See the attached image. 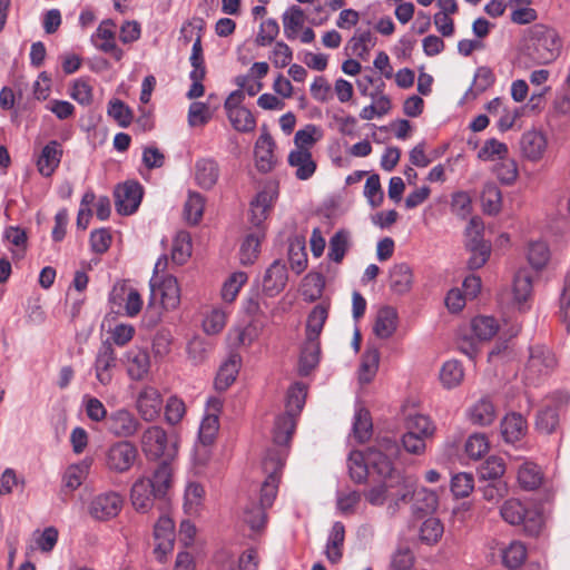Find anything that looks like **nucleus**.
Listing matches in <instances>:
<instances>
[{
	"label": "nucleus",
	"mask_w": 570,
	"mask_h": 570,
	"mask_svg": "<svg viewBox=\"0 0 570 570\" xmlns=\"http://www.w3.org/2000/svg\"><path fill=\"white\" fill-rule=\"evenodd\" d=\"M175 460H161L150 475L137 479L130 490V500L136 511L148 512L159 501L166 504L168 492L174 483Z\"/></svg>",
	"instance_id": "obj_1"
},
{
	"label": "nucleus",
	"mask_w": 570,
	"mask_h": 570,
	"mask_svg": "<svg viewBox=\"0 0 570 570\" xmlns=\"http://www.w3.org/2000/svg\"><path fill=\"white\" fill-rule=\"evenodd\" d=\"M561 42L554 29L535 24L529 30L524 52L537 65L553 61L560 52Z\"/></svg>",
	"instance_id": "obj_2"
},
{
	"label": "nucleus",
	"mask_w": 570,
	"mask_h": 570,
	"mask_svg": "<svg viewBox=\"0 0 570 570\" xmlns=\"http://www.w3.org/2000/svg\"><path fill=\"white\" fill-rule=\"evenodd\" d=\"M141 450L154 460H175L178 454V438L168 435L159 425L148 426L141 434Z\"/></svg>",
	"instance_id": "obj_3"
},
{
	"label": "nucleus",
	"mask_w": 570,
	"mask_h": 570,
	"mask_svg": "<svg viewBox=\"0 0 570 570\" xmlns=\"http://www.w3.org/2000/svg\"><path fill=\"white\" fill-rule=\"evenodd\" d=\"M502 519L512 525H522L529 535H537L542 527V515L533 507L524 504L518 499H509L500 508Z\"/></svg>",
	"instance_id": "obj_4"
},
{
	"label": "nucleus",
	"mask_w": 570,
	"mask_h": 570,
	"mask_svg": "<svg viewBox=\"0 0 570 570\" xmlns=\"http://www.w3.org/2000/svg\"><path fill=\"white\" fill-rule=\"evenodd\" d=\"M284 450L268 449L263 459V470L267 474L259 491V501L263 507L271 508L278 490L279 473L285 464Z\"/></svg>",
	"instance_id": "obj_5"
},
{
	"label": "nucleus",
	"mask_w": 570,
	"mask_h": 570,
	"mask_svg": "<svg viewBox=\"0 0 570 570\" xmlns=\"http://www.w3.org/2000/svg\"><path fill=\"white\" fill-rule=\"evenodd\" d=\"M557 366V358L552 351L543 345L530 348L529 360L524 368V380L528 384H538L549 376Z\"/></svg>",
	"instance_id": "obj_6"
},
{
	"label": "nucleus",
	"mask_w": 570,
	"mask_h": 570,
	"mask_svg": "<svg viewBox=\"0 0 570 570\" xmlns=\"http://www.w3.org/2000/svg\"><path fill=\"white\" fill-rule=\"evenodd\" d=\"M138 449L129 441L121 440L111 444L105 452V465L114 473H126L135 464Z\"/></svg>",
	"instance_id": "obj_7"
},
{
	"label": "nucleus",
	"mask_w": 570,
	"mask_h": 570,
	"mask_svg": "<svg viewBox=\"0 0 570 570\" xmlns=\"http://www.w3.org/2000/svg\"><path fill=\"white\" fill-rule=\"evenodd\" d=\"M124 498L115 491L100 493L89 503V514L98 521L116 518L122 509Z\"/></svg>",
	"instance_id": "obj_8"
},
{
	"label": "nucleus",
	"mask_w": 570,
	"mask_h": 570,
	"mask_svg": "<svg viewBox=\"0 0 570 570\" xmlns=\"http://www.w3.org/2000/svg\"><path fill=\"white\" fill-rule=\"evenodd\" d=\"M115 206L118 214L127 216L134 214L142 199V186L135 180L120 184L115 189Z\"/></svg>",
	"instance_id": "obj_9"
},
{
	"label": "nucleus",
	"mask_w": 570,
	"mask_h": 570,
	"mask_svg": "<svg viewBox=\"0 0 570 570\" xmlns=\"http://www.w3.org/2000/svg\"><path fill=\"white\" fill-rule=\"evenodd\" d=\"M105 426L114 436L127 439L138 432L140 422L129 410L118 409L109 413Z\"/></svg>",
	"instance_id": "obj_10"
},
{
	"label": "nucleus",
	"mask_w": 570,
	"mask_h": 570,
	"mask_svg": "<svg viewBox=\"0 0 570 570\" xmlns=\"http://www.w3.org/2000/svg\"><path fill=\"white\" fill-rule=\"evenodd\" d=\"M154 554L163 562L173 552L175 542V524L166 514L160 515L154 527Z\"/></svg>",
	"instance_id": "obj_11"
},
{
	"label": "nucleus",
	"mask_w": 570,
	"mask_h": 570,
	"mask_svg": "<svg viewBox=\"0 0 570 570\" xmlns=\"http://www.w3.org/2000/svg\"><path fill=\"white\" fill-rule=\"evenodd\" d=\"M160 296V302L164 308L173 309L177 307L180 301V291L177 279L167 275L161 281L155 276L150 279V303Z\"/></svg>",
	"instance_id": "obj_12"
},
{
	"label": "nucleus",
	"mask_w": 570,
	"mask_h": 570,
	"mask_svg": "<svg viewBox=\"0 0 570 570\" xmlns=\"http://www.w3.org/2000/svg\"><path fill=\"white\" fill-rule=\"evenodd\" d=\"M413 501V509L419 512L429 513L434 511L439 504L438 494L426 488L413 489L412 484L402 482L400 500L405 502L407 500Z\"/></svg>",
	"instance_id": "obj_13"
},
{
	"label": "nucleus",
	"mask_w": 570,
	"mask_h": 570,
	"mask_svg": "<svg viewBox=\"0 0 570 570\" xmlns=\"http://www.w3.org/2000/svg\"><path fill=\"white\" fill-rule=\"evenodd\" d=\"M163 397L154 386L142 387L136 400V409L140 417L146 422L155 421L161 411Z\"/></svg>",
	"instance_id": "obj_14"
},
{
	"label": "nucleus",
	"mask_w": 570,
	"mask_h": 570,
	"mask_svg": "<svg viewBox=\"0 0 570 570\" xmlns=\"http://www.w3.org/2000/svg\"><path fill=\"white\" fill-rule=\"evenodd\" d=\"M287 279L285 263L282 259H275L263 276V292L267 296L274 297L285 288Z\"/></svg>",
	"instance_id": "obj_15"
},
{
	"label": "nucleus",
	"mask_w": 570,
	"mask_h": 570,
	"mask_svg": "<svg viewBox=\"0 0 570 570\" xmlns=\"http://www.w3.org/2000/svg\"><path fill=\"white\" fill-rule=\"evenodd\" d=\"M367 458V464H370L371 474L375 473L379 478L384 481L402 483L403 480L399 475H395V469L392 462V458L385 456L379 450L367 449L365 451Z\"/></svg>",
	"instance_id": "obj_16"
},
{
	"label": "nucleus",
	"mask_w": 570,
	"mask_h": 570,
	"mask_svg": "<svg viewBox=\"0 0 570 570\" xmlns=\"http://www.w3.org/2000/svg\"><path fill=\"white\" fill-rule=\"evenodd\" d=\"M116 366V354L110 343H104L99 348L95 360V374L97 381L102 385H108L112 381L111 368Z\"/></svg>",
	"instance_id": "obj_17"
},
{
	"label": "nucleus",
	"mask_w": 570,
	"mask_h": 570,
	"mask_svg": "<svg viewBox=\"0 0 570 570\" xmlns=\"http://www.w3.org/2000/svg\"><path fill=\"white\" fill-rule=\"evenodd\" d=\"M117 299L124 302V311L128 317L137 316L142 308L144 303L139 292L125 283L114 287L111 301L117 303Z\"/></svg>",
	"instance_id": "obj_18"
},
{
	"label": "nucleus",
	"mask_w": 570,
	"mask_h": 570,
	"mask_svg": "<svg viewBox=\"0 0 570 570\" xmlns=\"http://www.w3.org/2000/svg\"><path fill=\"white\" fill-rule=\"evenodd\" d=\"M63 150L57 140L49 141L41 150L37 159L38 171L43 177H50L58 168Z\"/></svg>",
	"instance_id": "obj_19"
},
{
	"label": "nucleus",
	"mask_w": 570,
	"mask_h": 570,
	"mask_svg": "<svg viewBox=\"0 0 570 570\" xmlns=\"http://www.w3.org/2000/svg\"><path fill=\"white\" fill-rule=\"evenodd\" d=\"M275 142L268 132H262L255 144L256 167L261 173H268L275 165Z\"/></svg>",
	"instance_id": "obj_20"
},
{
	"label": "nucleus",
	"mask_w": 570,
	"mask_h": 570,
	"mask_svg": "<svg viewBox=\"0 0 570 570\" xmlns=\"http://www.w3.org/2000/svg\"><path fill=\"white\" fill-rule=\"evenodd\" d=\"M195 181L203 189H212L219 178V165L213 158H200L195 163Z\"/></svg>",
	"instance_id": "obj_21"
},
{
	"label": "nucleus",
	"mask_w": 570,
	"mask_h": 570,
	"mask_svg": "<svg viewBox=\"0 0 570 570\" xmlns=\"http://www.w3.org/2000/svg\"><path fill=\"white\" fill-rule=\"evenodd\" d=\"M520 149L529 160L537 161L541 159L547 149L546 136L534 129L525 131L520 139Z\"/></svg>",
	"instance_id": "obj_22"
},
{
	"label": "nucleus",
	"mask_w": 570,
	"mask_h": 570,
	"mask_svg": "<svg viewBox=\"0 0 570 570\" xmlns=\"http://www.w3.org/2000/svg\"><path fill=\"white\" fill-rule=\"evenodd\" d=\"M288 164L296 168L295 176L299 180L309 179L316 170V163L307 148L292 150L288 155Z\"/></svg>",
	"instance_id": "obj_23"
},
{
	"label": "nucleus",
	"mask_w": 570,
	"mask_h": 570,
	"mask_svg": "<svg viewBox=\"0 0 570 570\" xmlns=\"http://www.w3.org/2000/svg\"><path fill=\"white\" fill-rule=\"evenodd\" d=\"M528 424L520 413H509L501 421V434L507 443L520 441L527 433Z\"/></svg>",
	"instance_id": "obj_24"
},
{
	"label": "nucleus",
	"mask_w": 570,
	"mask_h": 570,
	"mask_svg": "<svg viewBox=\"0 0 570 570\" xmlns=\"http://www.w3.org/2000/svg\"><path fill=\"white\" fill-rule=\"evenodd\" d=\"M127 372L130 379L140 381L142 380L150 367V358L147 351L139 347L130 348L126 353Z\"/></svg>",
	"instance_id": "obj_25"
},
{
	"label": "nucleus",
	"mask_w": 570,
	"mask_h": 570,
	"mask_svg": "<svg viewBox=\"0 0 570 570\" xmlns=\"http://www.w3.org/2000/svg\"><path fill=\"white\" fill-rule=\"evenodd\" d=\"M272 196L267 191H261L250 202L249 222L255 227L254 230L263 229L265 232L264 222L272 208Z\"/></svg>",
	"instance_id": "obj_26"
},
{
	"label": "nucleus",
	"mask_w": 570,
	"mask_h": 570,
	"mask_svg": "<svg viewBox=\"0 0 570 570\" xmlns=\"http://www.w3.org/2000/svg\"><path fill=\"white\" fill-rule=\"evenodd\" d=\"M296 428V416L291 415L288 413H284L278 415L275 420V425L273 430V439L276 446L272 449H281L285 450L286 446ZM286 453V451H284Z\"/></svg>",
	"instance_id": "obj_27"
},
{
	"label": "nucleus",
	"mask_w": 570,
	"mask_h": 570,
	"mask_svg": "<svg viewBox=\"0 0 570 570\" xmlns=\"http://www.w3.org/2000/svg\"><path fill=\"white\" fill-rule=\"evenodd\" d=\"M413 284V273L409 264H394L390 269V289L399 295L407 293Z\"/></svg>",
	"instance_id": "obj_28"
},
{
	"label": "nucleus",
	"mask_w": 570,
	"mask_h": 570,
	"mask_svg": "<svg viewBox=\"0 0 570 570\" xmlns=\"http://www.w3.org/2000/svg\"><path fill=\"white\" fill-rule=\"evenodd\" d=\"M401 485L402 483L397 484L395 482L382 480L381 484L375 485L365 492V498L372 505H382L387 498L395 500V504H399V502H401Z\"/></svg>",
	"instance_id": "obj_29"
},
{
	"label": "nucleus",
	"mask_w": 570,
	"mask_h": 570,
	"mask_svg": "<svg viewBox=\"0 0 570 570\" xmlns=\"http://www.w3.org/2000/svg\"><path fill=\"white\" fill-rule=\"evenodd\" d=\"M240 361L242 358L237 353H232L220 365L215 379L216 390L225 391L234 383L239 371Z\"/></svg>",
	"instance_id": "obj_30"
},
{
	"label": "nucleus",
	"mask_w": 570,
	"mask_h": 570,
	"mask_svg": "<svg viewBox=\"0 0 570 570\" xmlns=\"http://www.w3.org/2000/svg\"><path fill=\"white\" fill-rule=\"evenodd\" d=\"M345 540V528L344 524L340 521L335 522L331 529L328 534L325 554L327 560L336 564L341 561L343 557L342 548Z\"/></svg>",
	"instance_id": "obj_31"
},
{
	"label": "nucleus",
	"mask_w": 570,
	"mask_h": 570,
	"mask_svg": "<svg viewBox=\"0 0 570 570\" xmlns=\"http://www.w3.org/2000/svg\"><path fill=\"white\" fill-rule=\"evenodd\" d=\"M397 312L394 307L384 306L377 312L374 333L380 338H389L396 331Z\"/></svg>",
	"instance_id": "obj_32"
},
{
	"label": "nucleus",
	"mask_w": 570,
	"mask_h": 570,
	"mask_svg": "<svg viewBox=\"0 0 570 570\" xmlns=\"http://www.w3.org/2000/svg\"><path fill=\"white\" fill-rule=\"evenodd\" d=\"M320 354V341L306 340L298 362V373L301 376H307L318 365Z\"/></svg>",
	"instance_id": "obj_33"
},
{
	"label": "nucleus",
	"mask_w": 570,
	"mask_h": 570,
	"mask_svg": "<svg viewBox=\"0 0 570 570\" xmlns=\"http://www.w3.org/2000/svg\"><path fill=\"white\" fill-rule=\"evenodd\" d=\"M543 475L538 464L533 462H524L518 470V482L524 490L531 491L539 488L542 483Z\"/></svg>",
	"instance_id": "obj_34"
},
{
	"label": "nucleus",
	"mask_w": 570,
	"mask_h": 570,
	"mask_svg": "<svg viewBox=\"0 0 570 570\" xmlns=\"http://www.w3.org/2000/svg\"><path fill=\"white\" fill-rule=\"evenodd\" d=\"M505 472V463L502 458L489 456L479 468L478 475L480 482L504 481L502 479Z\"/></svg>",
	"instance_id": "obj_35"
},
{
	"label": "nucleus",
	"mask_w": 570,
	"mask_h": 570,
	"mask_svg": "<svg viewBox=\"0 0 570 570\" xmlns=\"http://www.w3.org/2000/svg\"><path fill=\"white\" fill-rule=\"evenodd\" d=\"M265 237L263 229L253 230L247 234L239 249L242 264H253L259 253L261 240Z\"/></svg>",
	"instance_id": "obj_36"
},
{
	"label": "nucleus",
	"mask_w": 570,
	"mask_h": 570,
	"mask_svg": "<svg viewBox=\"0 0 570 570\" xmlns=\"http://www.w3.org/2000/svg\"><path fill=\"white\" fill-rule=\"evenodd\" d=\"M532 293V274L527 268L517 272L513 281V297L519 308L528 301Z\"/></svg>",
	"instance_id": "obj_37"
},
{
	"label": "nucleus",
	"mask_w": 570,
	"mask_h": 570,
	"mask_svg": "<svg viewBox=\"0 0 570 570\" xmlns=\"http://www.w3.org/2000/svg\"><path fill=\"white\" fill-rule=\"evenodd\" d=\"M282 20L285 37L293 40L297 37L298 30L304 26L305 14L302 8L292 6L283 13Z\"/></svg>",
	"instance_id": "obj_38"
},
{
	"label": "nucleus",
	"mask_w": 570,
	"mask_h": 570,
	"mask_svg": "<svg viewBox=\"0 0 570 570\" xmlns=\"http://www.w3.org/2000/svg\"><path fill=\"white\" fill-rule=\"evenodd\" d=\"M351 234L346 229L337 230L330 239L327 257L330 261L340 264L348 247H350Z\"/></svg>",
	"instance_id": "obj_39"
},
{
	"label": "nucleus",
	"mask_w": 570,
	"mask_h": 570,
	"mask_svg": "<svg viewBox=\"0 0 570 570\" xmlns=\"http://www.w3.org/2000/svg\"><path fill=\"white\" fill-rule=\"evenodd\" d=\"M327 308L323 305H316L308 314L306 322V340L318 341L324 324L327 320Z\"/></svg>",
	"instance_id": "obj_40"
},
{
	"label": "nucleus",
	"mask_w": 570,
	"mask_h": 570,
	"mask_svg": "<svg viewBox=\"0 0 570 570\" xmlns=\"http://www.w3.org/2000/svg\"><path fill=\"white\" fill-rule=\"evenodd\" d=\"M348 43L353 55L365 59L370 50L376 45V37L371 30L357 29Z\"/></svg>",
	"instance_id": "obj_41"
},
{
	"label": "nucleus",
	"mask_w": 570,
	"mask_h": 570,
	"mask_svg": "<svg viewBox=\"0 0 570 570\" xmlns=\"http://www.w3.org/2000/svg\"><path fill=\"white\" fill-rule=\"evenodd\" d=\"M307 395V386L302 382L294 383L287 391L286 412L297 416L305 405Z\"/></svg>",
	"instance_id": "obj_42"
},
{
	"label": "nucleus",
	"mask_w": 570,
	"mask_h": 570,
	"mask_svg": "<svg viewBox=\"0 0 570 570\" xmlns=\"http://www.w3.org/2000/svg\"><path fill=\"white\" fill-rule=\"evenodd\" d=\"M470 419L474 424L489 425L497 414L495 407L490 399L483 397L470 409Z\"/></svg>",
	"instance_id": "obj_43"
},
{
	"label": "nucleus",
	"mask_w": 570,
	"mask_h": 570,
	"mask_svg": "<svg viewBox=\"0 0 570 570\" xmlns=\"http://www.w3.org/2000/svg\"><path fill=\"white\" fill-rule=\"evenodd\" d=\"M348 471L351 479L356 483H363L371 474L370 464L365 452L354 451L348 456Z\"/></svg>",
	"instance_id": "obj_44"
},
{
	"label": "nucleus",
	"mask_w": 570,
	"mask_h": 570,
	"mask_svg": "<svg viewBox=\"0 0 570 570\" xmlns=\"http://www.w3.org/2000/svg\"><path fill=\"white\" fill-rule=\"evenodd\" d=\"M261 502L250 500L244 508L243 520L252 530H259L266 523V510Z\"/></svg>",
	"instance_id": "obj_45"
},
{
	"label": "nucleus",
	"mask_w": 570,
	"mask_h": 570,
	"mask_svg": "<svg viewBox=\"0 0 570 570\" xmlns=\"http://www.w3.org/2000/svg\"><path fill=\"white\" fill-rule=\"evenodd\" d=\"M481 202L484 213L495 215L500 212L502 206V194L497 184L488 183L484 185L481 194Z\"/></svg>",
	"instance_id": "obj_46"
},
{
	"label": "nucleus",
	"mask_w": 570,
	"mask_h": 570,
	"mask_svg": "<svg viewBox=\"0 0 570 570\" xmlns=\"http://www.w3.org/2000/svg\"><path fill=\"white\" fill-rule=\"evenodd\" d=\"M371 414L364 407H358L354 413L353 435L360 443L367 441L372 434Z\"/></svg>",
	"instance_id": "obj_47"
},
{
	"label": "nucleus",
	"mask_w": 570,
	"mask_h": 570,
	"mask_svg": "<svg viewBox=\"0 0 570 570\" xmlns=\"http://www.w3.org/2000/svg\"><path fill=\"white\" fill-rule=\"evenodd\" d=\"M471 328L480 341L491 340L499 331V324L492 316H476L471 322Z\"/></svg>",
	"instance_id": "obj_48"
},
{
	"label": "nucleus",
	"mask_w": 570,
	"mask_h": 570,
	"mask_svg": "<svg viewBox=\"0 0 570 570\" xmlns=\"http://www.w3.org/2000/svg\"><path fill=\"white\" fill-rule=\"evenodd\" d=\"M464 377L462 364L459 361L451 360L443 364L440 371V380L444 387L452 389L458 386Z\"/></svg>",
	"instance_id": "obj_49"
},
{
	"label": "nucleus",
	"mask_w": 570,
	"mask_h": 570,
	"mask_svg": "<svg viewBox=\"0 0 570 570\" xmlns=\"http://www.w3.org/2000/svg\"><path fill=\"white\" fill-rule=\"evenodd\" d=\"M205 207L204 197L196 191H189L184 205V216L189 224L196 225L203 217Z\"/></svg>",
	"instance_id": "obj_50"
},
{
	"label": "nucleus",
	"mask_w": 570,
	"mask_h": 570,
	"mask_svg": "<svg viewBox=\"0 0 570 570\" xmlns=\"http://www.w3.org/2000/svg\"><path fill=\"white\" fill-rule=\"evenodd\" d=\"M559 425V413L557 407L544 406L541 409L535 419V428L539 432L551 434Z\"/></svg>",
	"instance_id": "obj_51"
},
{
	"label": "nucleus",
	"mask_w": 570,
	"mask_h": 570,
	"mask_svg": "<svg viewBox=\"0 0 570 570\" xmlns=\"http://www.w3.org/2000/svg\"><path fill=\"white\" fill-rule=\"evenodd\" d=\"M527 558V548L520 541L511 542L502 551V560L505 567L510 569L519 568Z\"/></svg>",
	"instance_id": "obj_52"
},
{
	"label": "nucleus",
	"mask_w": 570,
	"mask_h": 570,
	"mask_svg": "<svg viewBox=\"0 0 570 570\" xmlns=\"http://www.w3.org/2000/svg\"><path fill=\"white\" fill-rule=\"evenodd\" d=\"M233 128L240 132H250L256 127V119L249 109H235L227 115Z\"/></svg>",
	"instance_id": "obj_53"
},
{
	"label": "nucleus",
	"mask_w": 570,
	"mask_h": 570,
	"mask_svg": "<svg viewBox=\"0 0 570 570\" xmlns=\"http://www.w3.org/2000/svg\"><path fill=\"white\" fill-rule=\"evenodd\" d=\"M88 469L89 465L85 462L68 466L62 478L63 487L69 491L78 489L86 479Z\"/></svg>",
	"instance_id": "obj_54"
},
{
	"label": "nucleus",
	"mask_w": 570,
	"mask_h": 570,
	"mask_svg": "<svg viewBox=\"0 0 570 570\" xmlns=\"http://www.w3.org/2000/svg\"><path fill=\"white\" fill-rule=\"evenodd\" d=\"M406 433L422 435L424 438L432 436L435 426L429 416L423 414L410 415L406 420Z\"/></svg>",
	"instance_id": "obj_55"
},
{
	"label": "nucleus",
	"mask_w": 570,
	"mask_h": 570,
	"mask_svg": "<svg viewBox=\"0 0 570 570\" xmlns=\"http://www.w3.org/2000/svg\"><path fill=\"white\" fill-rule=\"evenodd\" d=\"M478 491L482 498L490 503H499L509 493V487L505 481H491L479 485Z\"/></svg>",
	"instance_id": "obj_56"
},
{
	"label": "nucleus",
	"mask_w": 570,
	"mask_h": 570,
	"mask_svg": "<svg viewBox=\"0 0 570 570\" xmlns=\"http://www.w3.org/2000/svg\"><path fill=\"white\" fill-rule=\"evenodd\" d=\"M380 362V352L375 347L366 348L362 356L360 368V380L362 382H370L375 374Z\"/></svg>",
	"instance_id": "obj_57"
},
{
	"label": "nucleus",
	"mask_w": 570,
	"mask_h": 570,
	"mask_svg": "<svg viewBox=\"0 0 570 570\" xmlns=\"http://www.w3.org/2000/svg\"><path fill=\"white\" fill-rule=\"evenodd\" d=\"M212 348V345L208 341L200 336H194L188 343H187V354L188 358L194 364H202L206 361L209 351Z\"/></svg>",
	"instance_id": "obj_58"
},
{
	"label": "nucleus",
	"mask_w": 570,
	"mask_h": 570,
	"mask_svg": "<svg viewBox=\"0 0 570 570\" xmlns=\"http://www.w3.org/2000/svg\"><path fill=\"white\" fill-rule=\"evenodd\" d=\"M474 489V478L471 473L460 472L452 476L451 491L455 498H466Z\"/></svg>",
	"instance_id": "obj_59"
},
{
	"label": "nucleus",
	"mask_w": 570,
	"mask_h": 570,
	"mask_svg": "<svg viewBox=\"0 0 570 570\" xmlns=\"http://www.w3.org/2000/svg\"><path fill=\"white\" fill-rule=\"evenodd\" d=\"M247 275L244 272L233 273L222 287V297L225 302H233L242 286L246 283Z\"/></svg>",
	"instance_id": "obj_60"
},
{
	"label": "nucleus",
	"mask_w": 570,
	"mask_h": 570,
	"mask_svg": "<svg viewBox=\"0 0 570 570\" xmlns=\"http://www.w3.org/2000/svg\"><path fill=\"white\" fill-rule=\"evenodd\" d=\"M464 448L469 458L478 460L489 451V441L485 434L474 433L468 438Z\"/></svg>",
	"instance_id": "obj_61"
},
{
	"label": "nucleus",
	"mask_w": 570,
	"mask_h": 570,
	"mask_svg": "<svg viewBox=\"0 0 570 570\" xmlns=\"http://www.w3.org/2000/svg\"><path fill=\"white\" fill-rule=\"evenodd\" d=\"M550 257V252L546 243L533 242L529 245L528 261L534 269H541L546 266Z\"/></svg>",
	"instance_id": "obj_62"
},
{
	"label": "nucleus",
	"mask_w": 570,
	"mask_h": 570,
	"mask_svg": "<svg viewBox=\"0 0 570 570\" xmlns=\"http://www.w3.org/2000/svg\"><path fill=\"white\" fill-rule=\"evenodd\" d=\"M414 564V554L407 546H399L391 556V570H410Z\"/></svg>",
	"instance_id": "obj_63"
},
{
	"label": "nucleus",
	"mask_w": 570,
	"mask_h": 570,
	"mask_svg": "<svg viewBox=\"0 0 570 570\" xmlns=\"http://www.w3.org/2000/svg\"><path fill=\"white\" fill-rule=\"evenodd\" d=\"M559 316L564 323L567 332L570 333V271L564 277V285L560 295Z\"/></svg>",
	"instance_id": "obj_64"
}]
</instances>
